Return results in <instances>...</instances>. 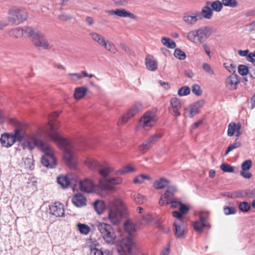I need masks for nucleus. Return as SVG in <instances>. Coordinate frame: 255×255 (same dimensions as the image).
Returning a JSON list of instances; mask_svg holds the SVG:
<instances>
[{
  "label": "nucleus",
  "instance_id": "1",
  "mask_svg": "<svg viewBox=\"0 0 255 255\" xmlns=\"http://www.w3.org/2000/svg\"><path fill=\"white\" fill-rule=\"evenodd\" d=\"M59 115L57 112L53 113L49 116L48 124L51 130L47 132L48 138L55 141L58 146L63 150V157L67 164L71 168L76 166V157L73 152V145L66 138L62 137L56 131L59 122L56 120Z\"/></svg>",
  "mask_w": 255,
  "mask_h": 255
},
{
  "label": "nucleus",
  "instance_id": "2",
  "mask_svg": "<svg viewBox=\"0 0 255 255\" xmlns=\"http://www.w3.org/2000/svg\"><path fill=\"white\" fill-rule=\"evenodd\" d=\"M127 214V207L124 202L120 199H116L113 207L109 211L108 218L112 223L118 225L122 217Z\"/></svg>",
  "mask_w": 255,
  "mask_h": 255
},
{
  "label": "nucleus",
  "instance_id": "3",
  "mask_svg": "<svg viewBox=\"0 0 255 255\" xmlns=\"http://www.w3.org/2000/svg\"><path fill=\"white\" fill-rule=\"evenodd\" d=\"M211 33V27L207 26H203L198 29L189 31L187 34V38L196 44H200L204 43Z\"/></svg>",
  "mask_w": 255,
  "mask_h": 255
},
{
  "label": "nucleus",
  "instance_id": "4",
  "mask_svg": "<svg viewBox=\"0 0 255 255\" xmlns=\"http://www.w3.org/2000/svg\"><path fill=\"white\" fill-rule=\"evenodd\" d=\"M96 227L107 244H113L115 243L116 236L114 230L111 225L105 223L97 222L96 224Z\"/></svg>",
  "mask_w": 255,
  "mask_h": 255
},
{
  "label": "nucleus",
  "instance_id": "5",
  "mask_svg": "<svg viewBox=\"0 0 255 255\" xmlns=\"http://www.w3.org/2000/svg\"><path fill=\"white\" fill-rule=\"evenodd\" d=\"M27 17L28 13L24 8H12L8 12V18L9 21L16 25L26 20Z\"/></svg>",
  "mask_w": 255,
  "mask_h": 255
},
{
  "label": "nucleus",
  "instance_id": "6",
  "mask_svg": "<svg viewBox=\"0 0 255 255\" xmlns=\"http://www.w3.org/2000/svg\"><path fill=\"white\" fill-rule=\"evenodd\" d=\"M47 149L41 150L44 152V155L42 156L41 163L47 168H53L57 165L56 160L54 156L53 150L49 144L47 142Z\"/></svg>",
  "mask_w": 255,
  "mask_h": 255
},
{
  "label": "nucleus",
  "instance_id": "7",
  "mask_svg": "<svg viewBox=\"0 0 255 255\" xmlns=\"http://www.w3.org/2000/svg\"><path fill=\"white\" fill-rule=\"evenodd\" d=\"M85 162L86 165L90 169L92 170H98L100 175L104 177L103 179H107V176L112 172V170L110 167H102L101 164L94 159L87 158L85 159Z\"/></svg>",
  "mask_w": 255,
  "mask_h": 255
},
{
  "label": "nucleus",
  "instance_id": "8",
  "mask_svg": "<svg viewBox=\"0 0 255 255\" xmlns=\"http://www.w3.org/2000/svg\"><path fill=\"white\" fill-rule=\"evenodd\" d=\"M122 182V179L120 177L111 178L100 179L98 186L102 191H111L114 189V185L119 184Z\"/></svg>",
  "mask_w": 255,
  "mask_h": 255
},
{
  "label": "nucleus",
  "instance_id": "9",
  "mask_svg": "<svg viewBox=\"0 0 255 255\" xmlns=\"http://www.w3.org/2000/svg\"><path fill=\"white\" fill-rule=\"evenodd\" d=\"M46 143L47 142L40 139L33 138L30 140L24 141L21 145L24 149L32 150L35 147H36L41 150L47 149Z\"/></svg>",
  "mask_w": 255,
  "mask_h": 255
},
{
  "label": "nucleus",
  "instance_id": "10",
  "mask_svg": "<svg viewBox=\"0 0 255 255\" xmlns=\"http://www.w3.org/2000/svg\"><path fill=\"white\" fill-rule=\"evenodd\" d=\"M155 112H146L139 122V125L145 129L151 128L157 120L155 114Z\"/></svg>",
  "mask_w": 255,
  "mask_h": 255
},
{
  "label": "nucleus",
  "instance_id": "11",
  "mask_svg": "<svg viewBox=\"0 0 255 255\" xmlns=\"http://www.w3.org/2000/svg\"><path fill=\"white\" fill-rule=\"evenodd\" d=\"M33 44L37 47H40L44 49L50 48L49 43L45 36L39 31L37 32L31 40Z\"/></svg>",
  "mask_w": 255,
  "mask_h": 255
},
{
  "label": "nucleus",
  "instance_id": "12",
  "mask_svg": "<svg viewBox=\"0 0 255 255\" xmlns=\"http://www.w3.org/2000/svg\"><path fill=\"white\" fill-rule=\"evenodd\" d=\"M140 105L135 104L133 105L128 111V112L123 115L121 119L118 121V125H121L127 123L128 120L133 117L135 114H136L140 109Z\"/></svg>",
  "mask_w": 255,
  "mask_h": 255
},
{
  "label": "nucleus",
  "instance_id": "13",
  "mask_svg": "<svg viewBox=\"0 0 255 255\" xmlns=\"http://www.w3.org/2000/svg\"><path fill=\"white\" fill-rule=\"evenodd\" d=\"M175 236L178 239L184 238L185 231L187 228V224L185 221L175 220L173 223Z\"/></svg>",
  "mask_w": 255,
  "mask_h": 255
},
{
  "label": "nucleus",
  "instance_id": "14",
  "mask_svg": "<svg viewBox=\"0 0 255 255\" xmlns=\"http://www.w3.org/2000/svg\"><path fill=\"white\" fill-rule=\"evenodd\" d=\"M79 187L82 191L87 193L95 192L97 189H100L98 185L96 186L91 180L88 179L81 181L79 183Z\"/></svg>",
  "mask_w": 255,
  "mask_h": 255
},
{
  "label": "nucleus",
  "instance_id": "15",
  "mask_svg": "<svg viewBox=\"0 0 255 255\" xmlns=\"http://www.w3.org/2000/svg\"><path fill=\"white\" fill-rule=\"evenodd\" d=\"M170 105L169 110L171 114L175 117L179 116L181 115L179 110L181 108L180 100L177 97H173L170 100Z\"/></svg>",
  "mask_w": 255,
  "mask_h": 255
},
{
  "label": "nucleus",
  "instance_id": "16",
  "mask_svg": "<svg viewBox=\"0 0 255 255\" xmlns=\"http://www.w3.org/2000/svg\"><path fill=\"white\" fill-rule=\"evenodd\" d=\"M176 191V188L175 186H168L165 193L161 196L159 204L161 206L164 205L165 201L171 200V199L174 198V195Z\"/></svg>",
  "mask_w": 255,
  "mask_h": 255
},
{
  "label": "nucleus",
  "instance_id": "17",
  "mask_svg": "<svg viewBox=\"0 0 255 255\" xmlns=\"http://www.w3.org/2000/svg\"><path fill=\"white\" fill-rule=\"evenodd\" d=\"M50 213L57 217L64 216V209L63 204L59 202H55L49 206Z\"/></svg>",
  "mask_w": 255,
  "mask_h": 255
},
{
  "label": "nucleus",
  "instance_id": "18",
  "mask_svg": "<svg viewBox=\"0 0 255 255\" xmlns=\"http://www.w3.org/2000/svg\"><path fill=\"white\" fill-rule=\"evenodd\" d=\"M238 77V75L236 74L233 73L230 75L226 79V86L231 90L237 89V85L240 82Z\"/></svg>",
  "mask_w": 255,
  "mask_h": 255
},
{
  "label": "nucleus",
  "instance_id": "19",
  "mask_svg": "<svg viewBox=\"0 0 255 255\" xmlns=\"http://www.w3.org/2000/svg\"><path fill=\"white\" fill-rule=\"evenodd\" d=\"M106 13L111 15H116L122 17H129L134 19L136 16L132 13L129 12L126 10L125 9H116L115 10H108L106 11Z\"/></svg>",
  "mask_w": 255,
  "mask_h": 255
},
{
  "label": "nucleus",
  "instance_id": "20",
  "mask_svg": "<svg viewBox=\"0 0 255 255\" xmlns=\"http://www.w3.org/2000/svg\"><path fill=\"white\" fill-rule=\"evenodd\" d=\"M211 2L207 1H206V5L204 6L201 12H197V13H199V19H201L202 18H205L207 19H210L213 16V11L209 5Z\"/></svg>",
  "mask_w": 255,
  "mask_h": 255
},
{
  "label": "nucleus",
  "instance_id": "21",
  "mask_svg": "<svg viewBox=\"0 0 255 255\" xmlns=\"http://www.w3.org/2000/svg\"><path fill=\"white\" fill-rule=\"evenodd\" d=\"M145 65L147 69L151 71H155L157 69V61L151 55H147L145 58Z\"/></svg>",
  "mask_w": 255,
  "mask_h": 255
},
{
  "label": "nucleus",
  "instance_id": "22",
  "mask_svg": "<svg viewBox=\"0 0 255 255\" xmlns=\"http://www.w3.org/2000/svg\"><path fill=\"white\" fill-rule=\"evenodd\" d=\"M0 142L2 145L5 147H9L14 143L13 137L9 133L2 134L0 138Z\"/></svg>",
  "mask_w": 255,
  "mask_h": 255
},
{
  "label": "nucleus",
  "instance_id": "23",
  "mask_svg": "<svg viewBox=\"0 0 255 255\" xmlns=\"http://www.w3.org/2000/svg\"><path fill=\"white\" fill-rule=\"evenodd\" d=\"M133 245V242L131 239V236L124 238L121 242V246L122 248L125 251H127L128 253L130 252Z\"/></svg>",
  "mask_w": 255,
  "mask_h": 255
},
{
  "label": "nucleus",
  "instance_id": "24",
  "mask_svg": "<svg viewBox=\"0 0 255 255\" xmlns=\"http://www.w3.org/2000/svg\"><path fill=\"white\" fill-rule=\"evenodd\" d=\"M72 203L76 207H82L86 204L87 200L80 193L77 194L72 199Z\"/></svg>",
  "mask_w": 255,
  "mask_h": 255
},
{
  "label": "nucleus",
  "instance_id": "25",
  "mask_svg": "<svg viewBox=\"0 0 255 255\" xmlns=\"http://www.w3.org/2000/svg\"><path fill=\"white\" fill-rule=\"evenodd\" d=\"M199 13H195L194 15L185 14L183 16V20L188 25L192 26L195 24L199 19Z\"/></svg>",
  "mask_w": 255,
  "mask_h": 255
},
{
  "label": "nucleus",
  "instance_id": "26",
  "mask_svg": "<svg viewBox=\"0 0 255 255\" xmlns=\"http://www.w3.org/2000/svg\"><path fill=\"white\" fill-rule=\"evenodd\" d=\"M89 36L92 40L97 42L99 45L102 46L106 41V38L103 35L98 33L96 32L92 31L89 33Z\"/></svg>",
  "mask_w": 255,
  "mask_h": 255
},
{
  "label": "nucleus",
  "instance_id": "27",
  "mask_svg": "<svg viewBox=\"0 0 255 255\" xmlns=\"http://www.w3.org/2000/svg\"><path fill=\"white\" fill-rule=\"evenodd\" d=\"M88 91L86 87H79L75 88L74 96L76 99H80L84 97Z\"/></svg>",
  "mask_w": 255,
  "mask_h": 255
},
{
  "label": "nucleus",
  "instance_id": "28",
  "mask_svg": "<svg viewBox=\"0 0 255 255\" xmlns=\"http://www.w3.org/2000/svg\"><path fill=\"white\" fill-rule=\"evenodd\" d=\"M169 181L165 178H161L155 180L153 183V187L156 189H161L165 188L169 184Z\"/></svg>",
  "mask_w": 255,
  "mask_h": 255
},
{
  "label": "nucleus",
  "instance_id": "29",
  "mask_svg": "<svg viewBox=\"0 0 255 255\" xmlns=\"http://www.w3.org/2000/svg\"><path fill=\"white\" fill-rule=\"evenodd\" d=\"M131 197L134 202L138 205L144 203L146 200V198L144 196L136 192H132L131 193Z\"/></svg>",
  "mask_w": 255,
  "mask_h": 255
},
{
  "label": "nucleus",
  "instance_id": "30",
  "mask_svg": "<svg viewBox=\"0 0 255 255\" xmlns=\"http://www.w3.org/2000/svg\"><path fill=\"white\" fill-rule=\"evenodd\" d=\"M38 31V30H35L30 26H24L23 27V34L30 38L31 40Z\"/></svg>",
  "mask_w": 255,
  "mask_h": 255
},
{
  "label": "nucleus",
  "instance_id": "31",
  "mask_svg": "<svg viewBox=\"0 0 255 255\" xmlns=\"http://www.w3.org/2000/svg\"><path fill=\"white\" fill-rule=\"evenodd\" d=\"M57 182L63 188H67L70 186V179L67 176H59L57 177Z\"/></svg>",
  "mask_w": 255,
  "mask_h": 255
},
{
  "label": "nucleus",
  "instance_id": "32",
  "mask_svg": "<svg viewBox=\"0 0 255 255\" xmlns=\"http://www.w3.org/2000/svg\"><path fill=\"white\" fill-rule=\"evenodd\" d=\"M94 208L98 214H101L105 210L106 205L103 201L97 200L94 203Z\"/></svg>",
  "mask_w": 255,
  "mask_h": 255
},
{
  "label": "nucleus",
  "instance_id": "33",
  "mask_svg": "<svg viewBox=\"0 0 255 255\" xmlns=\"http://www.w3.org/2000/svg\"><path fill=\"white\" fill-rule=\"evenodd\" d=\"M124 228L130 236H132L133 234L135 232L136 229L134 225L129 221H126L124 224Z\"/></svg>",
  "mask_w": 255,
  "mask_h": 255
},
{
  "label": "nucleus",
  "instance_id": "34",
  "mask_svg": "<svg viewBox=\"0 0 255 255\" xmlns=\"http://www.w3.org/2000/svg\"><path fill=\"white\" fill-rule=\"evenodd\" d=\"M23 34V28L16 27L9 32V35L11 37L18 38L21 37Z\"/></svg>",
  "mask_w": 255,
  "mask_h": 255
},
{
  "label": "nucleus",
  "instance_id": "35",
  "mask_svg": "<svg viewBox=\"0 0 255 255\" xmlns=\"http://www.w3.org/2000/svg\"><path fill=\"white\" fill-rule=\"evenodd\" d=\"M152 145L150 142V140H148L147 139L138 147L140 153L142 154H144L147 150L152 146Z\"/></svg>",
  "mask_w": 255,
  "mask_h": 255
},
{
  "label": "nucleus",
  "instance_id": "36",
  "mask_svg": "<svg viewBox=\"0 0 255 255\" xmlns=\"http://www.w3.org/2000/svg\"><path fill=\"white\" fill-rule=\"evenodd\" d=\"M102 46L112 53H116L117 52L115 45L108 40H106Z\"/></svg>",
  "mask_w": 255,
  "mask_h": 255
},
{
  "label": "nucleus",
  "instance_id": "37",
  "mask_svg": "<svg viewBox=\"0 0 255 255\" xmlns=\"http://www.w3.org/2000/svg\"><path fill=\"white\" fill-rule=\"evenodd\" d=\"M161 42L164 45L169 48L173 49L176 46L175 42L169 38L163 37Z\"/></svg>",
  "mask_w": 255,
  "mask_h": 255
},
{
  "label": "nucleus",
  "instance_id": "38",
  "mask_svg": "<svg viewBox=\"0 0 255 255\" xmlns=\"http://www.w3.org/2000/svg\"><path fill=\"white\" fill-rule=\"evenodd\" d=\"M182 202H181L180 199L176 198H173L171 199V200L165 201V205L170 204L171 205V207L173 208H179L181 203Z\"/></svg>",
  "mask_w": 255,
  "mask_h": 255
},
{
  "label": "nucleus",
  "instance_id": "39",
  "mask_svg": "<svg viewBox=\"0 0 255 255\" xmlns=\"http://www.w3.org/2000/svg\"><path fill=\"white\" fill-rule=\"evenodd\" d=\"M209 6L211 7L212 11L214 10L216 12H219L223 8V3L222 2H221L220 0H217L212 2H211Z\"/></svg>",
  "mask_w": 255,
  "mask_h": 255
},
{
  "label": "nucleus",
  "instance_id": "40",
  "mask_svg": "<svg viewBox=\"0 0 255 255\" xmlns=\"http://www.w3.org/2000/svg\"><path fill=\"white\" fill-rule=\"evenodd\" d=\"M238 124L234 122H231L228 127L227 134L229 136H233L237 130Z\"/></svg>",
  "mask_w": 255,
  "mask_h": 255
},
{
  "label": "nucleus",
  "instance_id": "41",
  "mask_svg": "<svg viewBox=\"0 0 255 255\" xmlns=\"http://www.w3.org/2000/svg\"><path fill=\"white\" fill-rule=\"evenodd\" d=\"M208 225H205L204 223H202L198 220H197L193 223V227L194 230L197 232H202L203 228L207 227Z\"/></svg>",
  "mask_w": 255,
  "mask_h": 255
},
{
  "label": "nucleus",
  "instance_id": "42",
  "mask_svg": "<svg viewBox=\"0 0 255 255\" xmlns=\"http://www.w3.org/2000/svg\"><path fill=\"white\" fill-rule=\"evenodd\" d=\"M251 206L249 203L246 201L241 202L239 204V209L243 212H248L250 210Z\"/></svg>",
  "mask_w": 255,
  "mask_h": 255
},
{
  "label": "nucleus",
  "instance_id": "43",
  "mask_svg": "<svg viewBox=\"0 0 255 255\" xmlns=\"http://www.w3.org/2000/svg\"><path fill=\"white\" fill-rule=\"evenodd\" d=\"M242 144L240 141L235 139V142L233 144L229 145L225 151V155H227L229 152L234 149L237 148L241 146Z\"/></svg>",
  "mask_w": 255,
  "mask_h": 255
},
{
  "label": "nucleus",
  "instance_id": "44",
  "mask_svg": "<svg viewBox=\"0 0 255 255\" xmlns=\"http://www.w3.org/2000/svg\"><path fill=\"white\" fill-rule=\"evenodd\" d=\"M220 169L224 172L233 173L234 172V167L228 164L223 163L220 166Z\"/></svg>",
  "mask_w": 255,
  "mask_h": 255
},
{
  "label": "nucleus",
  "instance_id": "45",
  "mask_svg": "<svg viewBox=\"0 0 255 255\" xmlns=\"http://www.w3.org/2000/svg\"><path fill=\"white\" fill-rule=\"evenodd\" d=\"M77 226L80 233L82 234L87 235L90 232V227L85 224L79 223Z\"/></svg>",
  "mask_w": 255,
  "mask_h": 255
},
{
  "label": "nucleus",
  "instance_id": "46",
  "mask_svg": "<svg viewBox=\"0 0 255 255\" xmlns=\"http://www.w3.org/2000/svg\"><path fill=\"white\" fill-rule=\"evenodd\" d=\"M11 135L14 138V143L16 141H21L23 138V135L21 134V130L18 128L15 129L14 131V133L11 134Z\"/></svg>",
  "mask_w": 255,
  "mask_h": 255
},
{
  "label": "nucleus",
  "instance_id": "47",
  "mask_svg": "<svg viewBox=\"0 0 255 255\" xmlns=\"http://www.w3.org/2000/svg\"><path fill=\"white\" fill-rule=\"evenodd\" d=\"M238 72L241 75L245 76L248 74H249L250 69L245 65H239L238 66Z\"/></svg>",
  "mask_w": 255,
  "mask_h": 255
},
{
  "label": "nucleus",
  "instance_id": "48",
  "mask_svg": "<svg viewBox=\"0 0 255 255\" xmlns=\"http://www.w3.org/2000/svg\"><path fill=\"white\" fill-rule=\"evenodd\" d=\"M190 93V89L188 86H183L178 91V94L180 96H184L189 95Z\"/></svg>",
  "mask_w": 255,
  "mask_h": 255
},
{
  "label": "nucleus",
  "instance_id": "49",
  "mask_svg": "<svg viewBox=\"0 0 255 255\" xmlns=\"http://www.w3.org/2000/svg\"><path fill=\"white\" fill-rule=\"evenodd\" d=\"M134 168L130 165H127L123 168L120 169L118 173L120 174H124L129 172L134 171Z\"/></svg>",
  "mask_w": 255,
  "mask_h": 255
},
{
  "label": "nucleus",
  "instance_id": "50",
  "mask_svg": "<svg viewBox=\"0 0 255 255\" xmlns=\"http://www.w3.org/2000/svg\"><path fill=\"white\" fill-rule=\"evenodd\" d=\"M174 55L176 58L180 60H184L186 58L185 52L179 49H176L175 50Z\"/></svg>",
  "mask_w": 255,
  "mask_h": 255
},
{
  "label": "nucleus",
  "instance_id": "51",
  "mask_svg": "<svg viewBox=\"0 0 255 255\" xmlns=\"http://www.w3.org/2000/svg\"><path fill=\"white\" fill-rule=\"evenodd\" d=\"M222 3L225 6L231 7H235L238 5V2L236 0H222Z\"/></svg>",
  "mask_w": 255,
  "mask_h": 255
},
{
  "label": "nucleus",
  "instance_id": "52",
  "mask_svg": "<svg viewBox=\"0 0 255 255\" xmlns=\"http://www.w3.org/2000/svg\"><path fill=\"white\" fill-rule=\"evenodd\" d=\"M162 136V134L161 133L157 132L154 135L150 136L147 139L150 140V143L152 145L154 142L161 138Z\"/></svg>",
  "mask_w": 255,
  "mask_h": 255
},
{
  "label": "nucleus",
  "instance_id": "53",
  "mask_svg": "<svg viewBox=\"0 0 255 255\" xmlns=\"http://www.w3.org/2000/svg\"><path fill=\"white\" fill-rule=\"evenodd\" d=\"M252 162L251 160L248 159L243 162L242 164V170L241 171H248L252 167Z\"/></svg>",
  "mask_w": 255,
  "mask_h": 255
},
{
  "label": "nucleus",
  "instance_id": "54",
  "mask_svg": "<svg viewBox=\"0 0 255 255\" xmlns=\"http://www.w3.org/2000/svg\"><path fill=\"white\" fill-rule=\"evenodd\" d=\"M224 212L226 215L235 214L237 212V209L235 207L226 206L224 207Z\"/></svg>",
  "mask_w": 255,
  "mask_h": 255
},
{
  "label": "nucleus",
  "instance_id": "55",
  "mask_svg": "<svg viewBox=\"0 0 255 255\" xmlns=\"http://www.w3.org/2000/svg\"><path fill=\"white\" fill-rule=\"evenodd\" d=\"M242 198H245L244 190H238L232 191V199Z\"/></svg>",
  "mask_w": 255,
  "mask_h": 255
},
{
  "label": "nucleus",
  "instance_id": "56",
  "mask_svg": "<svg viewBox=\"0 0 255 255\" xmlns=\"http://www.w3.org/2000/svg\"><path fill=\"white\" fill-rule=\"evenodd\" d=\"M192 91L196 96H200L202 93V91L200 87L197 84H194L192 86Z\"/></svg>",
  "mask_w": 255,
  "mask_h": 255
},
{
  "label": "nucleus",
  "instance_id": "57",
  "mask_svg": "<svg viewBox=\"0 0 255 255\" xmlns=\"http://www.w3.org/2000/svg\"><path fill=\"white\" fill-rule=\"evenodd\" d=\"M244 195L245 198H255V193L254 192V189H246L244 190Z\"/></svg>",
  "mask_w": 255,
  "mask_h": 255
},
{
  "label": "nucleus",
  "instance_id": "58",
  "mask_svg": "<svg viewBox=\"0 0 255 255\" xmlns=\"http://www.w3.org/2000/svg\"><path fill=\"white\" fill-rule=\"evenodd\" d=\"M91 253L93 254L94 255H104V254L107 255H109L110 254L109 251H106L104 253H103L101 250L96 248L92 249Z\"/></svg>",
  "mask_w": 255,
  "mask_h": 255
},
{
  "label": "nucleus",
  "instance_id": "59",
  "mask_svg": "<svg viewBox=\"0 0 255 255\" xmlns=\"http://www.w3.org/2000/svg\"><path fill=\"white\" fill-rule=\"evenodd\" d=\"M172 216L174 217L177 218L176 220H180V221H184V216L183 214H182L180 211H174L172 212Z\"/></svg>",
  "mask_w": 255,
  "mask_h": 255
},
{
  "label": "nucleus",
  "instance_id": "60",
  "mask_svg": "<svg viewBox=\"0 0 255 255\" xmlns=\"http://www.w3.org/2000/svg\"><path fill=\"white\" fill-rule=\"evenodd\" d=\"M203 68L206 73L211 75L214 74V71L209 64L206 63H203Z\"/></svg>",
  "mask_w": 255,
  "mask_h": 255
},
{
  "label": "nucleus",
  "instance_id": "61",
  "mask_svg": "<svg viewBox=\"0 0 255 255\" xmlns=\"http://www.w3.org/2000/svg\"><path fill=\"white\" fill-rule=\"evenodd\" d=\"M199 109L195 107L193 104L191 105L190 110L189 117L192 118L196 114L198 113Z\"/></svg>",
  "mask_w": 255,
  "mask_h": 255
},
{
  "label": "nucleus",
  "instance_id": "62",
  "mask_svg": "<svg viewBox=\"0 0 255 255\" xmlns=\"http://www.w3.org/2000/svg\"><path fill=\"white\" fill-rule=\"evenodd\" d=\"M179 211L183 214V215L186 214L189 210V207L184 204L182 203H181L179 207Z\"/></svg>",
  "mask_w": 255,
  "mask_h": 255
},
{
  "label": "nucleus",
  "instance_id": "63",
  "mask_svg": "<svg viewBox=\"0 0 255 255\" xmlns=\"http://www.w3.org/2000/svg\"><path fill=\"white\" fill-rule=\"evenodd\" d=\"M24 162L26 168H29L30 169L32 168L33 164L32 159L30 158H25Z\"/></svg>",
  "mask_w": 255,
  "mask_h": 255
},
{
  "label": "nucleus",
  "instance_id": "64",
  "mask_svg": "<svg viewBox=\"0 0 255 255\" xmlns=\"http://www.w3.org/2000/svg\"><path fill=\"white\" fill-rule=\"evenodd\" d=\"M247 60L254 64L255 66V51L254 52L250 53L247 56Z\"/></svg>",
  "mask_w": 255,
  "mask_h": 255
}]
</instances>
